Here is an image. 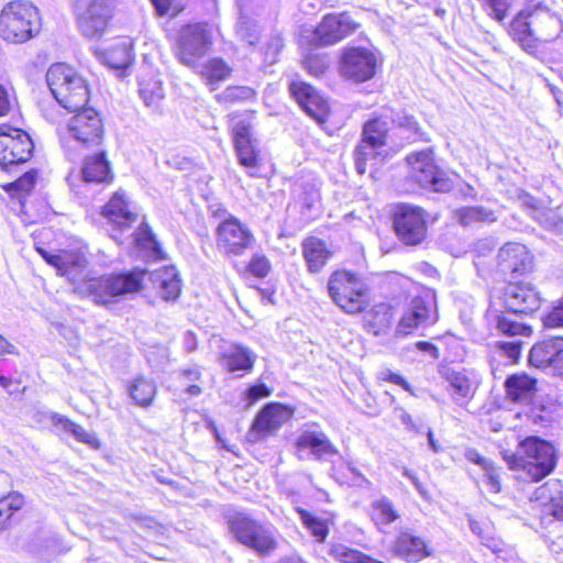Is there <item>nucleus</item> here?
Masks as SVG:
<instances>
[{
    "mask_svg": "<svg viewBox=\"0 0 563 563\" xmlns=\"http://www.w3.org/2000/svg\"><path fill=\"white\" fill-rule=\"evenodd\" d=\"M102 214L120 231H124L137 220V214L129 209V202L123 190L113 194L102 208Z\"/></svg>",
    "mask_w": 563,
    "mask_h": 563,
    "instance_id": "obj_26",
    "label": "nucleus"
},
{
    "mask_svg": "<svg viewBox=\"0 0 563 563\" xmlns=\"http://www.w3.org/2000/svg\"><path fill=\"white\" fill-rule=\"evenodd\" d=\"M256 354L241 343H230L222 347L221 365L230 373H249L253 369Z\"/></svg>",
    "mask_w": 563,
    "mask_h": 563,
    "instance_id": "obj_22",
    "label": "nucleus"
},
{
    "mask_svg": "<svg viewBox=\"0 0 563 563\" xmlns=\"http://www.w3.org/2000/svg\"><path fill=\"white\" fill-rule=\"evenodd\" d=\"M498 271L515 279L532 272L533 256L521 243H506L496 256Z\"/></svg>",
    "mask_w": 563,
    "mask_h": 563,
    "instance_id": "obj_17",
    "label": "nucleus"
},
{
    "mask_svg": "<svg viewBox=\"0 0 563 563\" xmlns=\"http://www.w3.org/2000/svg\"><path fill=\"white\" fill-rule=\"evenodd\" d=\"M52 421L54 426L60 427L64 431L71 433L79 442L87 443L89 445H95L98 442L93 433L87 432L81 426L73 422L62 415L55 413L52 417Z\"/></svg>",
    "mask_w": 563,
    "mask_h": 563,
    "instance_id": "obj_43",
    "label": "nucleus"
},
{
    "mask_svg": "<svg viewBox=\"0 0 563 563\" xmlns=\"http://www.w3.org/2000/svg\"><path fill=\"white\" fill-rule=\"evenodd\" d=\"M500 300L507 312L528 316L540 308L542 299L531 283L510 280L504 287Z\"/></svg>",
    "mask_w": 563,
    "mask_h": 563,
    "instance_id": "obj_13",
    "label": "nucleus"
},
{
    "mask_svg": "<svg viewBox=\"0 0 563 563\" xmlns=\"http://www.w3.org/2000/svg\"><path fill=\"white\" fill-rule=\"evenodd\" d=\"M433 298L417 296L411 301L397 328L396 335L406 336L419 327L433 324L437 321Z\"/></svg>",
    "mask_w": 563,
    "mask_h": 563,
    "instance_id": "obj_18",
    "label": "nucleus"
},
{
    "mask_svg": "<svg viewBox=\"0 0 563 563\" xmlns=\"http://www.w3.org/2000/svg\"><path fill=\"white\" fill-rule=\"evenodd\" d=\"M536 499L542 500L549 514L563 520V485L560 481H550L539 487Z\"/></svg>",
    "mask_w": 563,
    "mask_h": 563,
    "instance_id": "obj_31",
    "label": "nucleus"
},
{
    "mask_svg": "<svg viewBox=\"0 0 563 563\" xmlns=\"http://www.w3.org/2000/svg\"><path fill=\"white\" fill-rule=\"evenodd\" d=\"M505 389L510 400L529 401L536 394L537 380L525 373L514 374L505 380Z\"/></svg>",
    "mask_w": 563,
    "mask_h": 563,
    "instance_id": "obj_30",
    "label": "nucleus"
},
{
    "mask_svg": "<svg viewBox=\"0 0 563 563\" xmlns=\"http://www.w3.org/2000/svg\"><path fill=\"white\" fill-rule=\"evenodd\" d=\"M223 519L233 539L261 558L271 556L279 545V530L268 520L235 509L223 511Z\"/></svg>",
    "mask_w": 563,
    "mask_h": 563,
    "instance_id": "obj_3",
    "label": "nucleus"
},
{
    "mask_svg": "<svg viewBox=\"0 0 563 563\" xmlns=\"http://www.w3.org/2000/svg\"><path fill=\"white\" fill-rule=\"evenodd\" d=\"M355 29L356 24L347 13H329L316 27L314 35L319 44L329 46L342 41Z\"/></svg>",
    "mask_w": 563,
    "mask_h": 563,
    "instance_id": "obj_20",
    "label": "nucleus"
},
{
    "mask_svg": "<svg viewBox=\"0 0 563 563\" xmlns=\"http://www.w3.org/2000/svg\"><path fill=\"white\" fill-rule=\"evenodd\" d=\"M134 245L143 251H146L152 256H158L162 253L158 241L153 233L148 223L143 220L137 230L132 233Z\"/></svg>",
    "mask_w": 563,
    "mask_h": 563,
    "instance_id": "obj_38",
    "label": "nucleus"
},
{
    "mask_svg": "<svg viewBox=\"0 0 563 563\" xmlns=\"http://www.w3.org/2000/svg\"><path fill=\"white\" fill-rule=\"evenodd\" d=\"M24 505V497L19 493H11L0 499V531H2L12 515Z\"/></svg>",
    "mask_w": 563,
    "mask_h": 563,
    "instance_id": "obj_46",
    "label": "nucleus"
},
{
    "mask_svg": "<svg viewBox=\"0 0 563 563\" xmlns=\"http://www.w3.org/2000/svg\"><path fill=\"white\" fill-rule=\"evenodd\" d=\"M522 344L521 339H514L499 342L498 347L512 363H516L521 356Z\"/></svg>",
    "mask_w": 563,
    "mask_h": 563,
    "instance_id": "obj_56",
    "label": "nucleus"
},
{
    "mask_svg": "<svg viewBox=\"0 0 563 563\" xmlns=\"http://www.w3.org/2000/svg\"><path fill=\"white\" fill-rule=\"evenodd\" d=\"M255 91L247 86H229L222 92L216 96L220 103L233 104L254 99Z\"/></svg>",
    "mask_w": 563,
    "mask_h": 563,
    "instance_id": "obj_45",
    "label": "nucleus"
},
{
    "mask_svg": "<svg viewBox=\"0 0 563 563\" xmlns=\"http://www.w3.org/2000/svg\"><path fill=\"white\" fill-rule=\"evenodd\" d=\"M150 280L165 301L176 300L181 290L178 271L174 266H165L150 273Z\"/></svg>",
    "mask_w": 563,
    "mask_h": 563,
    "instance_id": "obj_27",
    "label": "nucleus"
},
{
    "mask_svg": "<svg viewBox=\"0 0 563 563\" xmlns=\"http://www.w3.org/2000/svg\"><path fill=\"white\" fill-rule=\"evenodd\" d=\"M36 178L37 173L35 170H29L24 173L21 177H19L16 180L4 187V189L7 191L29 194L34 188L36 184Z\"/></svg>",
    "mask_w": 563,
    "mask_h": 563,
    "instance_id": "obj_51",
    "label": "nucleus"
},
{
    "mask_svg": "<svg viewBox=\"0 0 563 563\" xmlns=\"http://www.w3.org/2000/svg\"><path fill=\"white\" fill-rule=\"evenodd\" d=\"M489 316L494 320L497 331L503 335L518 339L517 336H530L532 333V328L530 325L518 321L516 318L508 316L504 311L490 308Z\"/></svg>",
    "mask_w": 563,
    "mask_h": 563,
    "instance_id": "obj_33",
    "label": "nucleus"
},
{
    "mask_svg": "<svg viewBox=\"0 0 563 563\" xmlns=\"http://www.w3.org/2000/svg\"><path fill=\"white\" fill-rule=\"evenodd\" d=\"M527 421L536 427H547L551 422V412L544 406L530 407L525 411Z\"/></svg>",
    "mask_w": 563,
    "mask_h": 563,
    "instance_id": "obj_52",
    "label": "nucleus"
},
{
    "mask_svg": "<svg viewBox=\"0 0 563 563\" xmlns=\"http://www.w3.org/2000/svg\"><path fill=\"white\" fill-rule=\"evenodd\" d=\"M320 199L318 190L310 189L302 194L300 200L301 205L308 211L314 210Z\"/></svg>",
    "mask_w": 563,
    "mask_h": 563,
    "instance_id": "obj_62",
    "label": "nucleus"
},
{
    "mask_svg": "<svg viewBox=\"0 0 563 563\" xmlns=\"http://www.w3.org/2000/svg\"><path fill=\"white\" fill-rule=\"evenodd\" d=\"M563 361V336L553 335L534 343L529 351V363L538 368L556 373Z\"/></svg>",
    "mask_w": 563,
    "mask_h": 563,
    "instance_id": "obj_19",
    "label": "nucleus"
},
{
    "mask_svg": "<svg viewBox=\"0 0 563 563\" xmlns=\"http://www.w3.org/2000/svg\"><path fill=\"white\" fill-rule=\"evenodd\" d=\"M328 292L335 305L346 313H360L369 306V287L361 277L347 271L331 274Z\"/></svg>",
    "mask_w": 563,
    "mask_h": 563,
    "instance_id": "obj_7",
    "label": "nucleus"
},
{
    "mask_svg": "<svg viewBox=\"0 0 563 563\" xmlns=\"http://www.w3.org/2000/svg\"><path fill=\"white\" fill-rule=\"evenodd\" d=\"M393 551L406 562H419L430 554L426 540L410 531H401L398 534Z\"/></svg>",
    "mask_w": 563,
    "mask_h": 563,
    "instance_id": "obj_25",
    "label": "nucleus"
},
{
    "mask_svg": "<svg viewBox=\"0 0 563 563\" xmlns=\"http://www.w3.org/2000/svg\"><path fill=\"white\" fill-rule=\"evenodd\" d=\"M486 3L492 11L490 14L497 21H503L507 16L510 0H486Z\"/></svg>",
    "mask_w": 563,
    "mask_h": 563,
    "instance_id": "obj_61",
    "label": "nucleus"
},
{
    "mask_svg": "<svg viewBox=\"0 0 563 563\" xmlns=\"http://www.w3.org/2000/svg\"><path fill=\"white\" fill-rule=\"evenodd\" d=\"M377 58L365 47H349L342 53L340 70L344 78L364 82L376 74Z\"/></svg>",
    "mask_w": 563,
    "mask_h": 563,
    "instance_id": "obj_16",
    "label": "nucleus"
},
{
    "mask_svg": "<svg viewBox=\"0 0 563 563\" xmlns=\"http://www.w3.org/2000/svg\"><path fill=\"white\" fill-rule=\"evenodd\" d=\"M216 242L221 254L227 257H236L252 250L256 239L245 223L230 214L218 224Z\"/></svg>",
    "mask_w": 563,
    "mask_h": 563,
    "instance_id": "obj_12",
    "label": "nucleus"
},
{
    "mask_svg": "<svg viewBox=\"0 0 563 563\" xmlns=\"http://www.w3.org/2000/svg\"><path fill=\"white\" fill-rule=\"evenodd\" d=\"M211 45L212 35L207 23L187 24L180 30L176 57L180 64L196 70L200 59L207 55Z\"/></svg>",
    "mask_w": 563,
    "mask_h": 563,
    "instance_id": "obj_8",
    "label": "nucleus"
},
{
    "mask_svg": "<svg viewBox=\"0 0 563 563\" xmlns=\"http://www.w3.org/2000/svg\"><path fill=\"white\" fill-rule=\"evenodd\" d=\"M296 512L299 515L302 525L310 531L316 541L323 542L327 539L329 534L327 520L310 514L301 507H296Z\"/></svg>",
    "mask_w": 563,
    "mask_h": 563,
    "instance_id": "obj_42",
    "label": "nucleus"
},
{
    "mask_svg": "<svg viewBox=\"0 0 563 563\" xmlns=\"http://www.w3.org/2000/svg\"><path fill=\"white\" fill-rule=\"evenodd\" d=\"M465 457H466L467 461L482 466L483 470H486L487 467L493 465L490 461H488L484 456H482L478 453V451L475 450V449H467L465 451Z\"/></svg>",
    "mask_w": 563,
    "mask_h": 563,
    "instance_id": "obj_64",
    "label": "nucleus"
},
{
    "mask_svg": "<svg viewBox=\"0 0 563 563\" xmlns=\"http://www.w3.org/2000/svg\"><path fill=\"white\" fill-rule=\"evenodd\" d=\"M133 59L132 42L128 38L114 43L101 55L102 63L113 69L119 78L129 75Z\"/></svg>",
    "mask_w": 563,
    "mask_h": 563,
    "instance_id": "obj_23",
    "label": "nucleus"
},
{
    "mask_svg": "<svg viewBox=\"0 0 563 563\" xmlns=\"http://www.w3.org/2000/svg\"><path fill=\"white\" fill-rule=\"evenodd\" d=\"M407 162L411 167V178L420 187L435 192H449L453 188L452 179L434 163L431 148L411 153L407 156Z\"/></svg>",
    "mask_w": 563,
    "mask_h": 563,
    "instance_id": "obj_11",
    "label": "nucleus"
},
{
    "mask_svg": "<svg viewBox=\"0 0 563 563\" xmlns=\"http://www.w3.org/2000/svg\"><path fill=\"white\" fill-rule=\"evenodd\" d=\"M383 147H372L361 140V143L354 150V162L356 172L363 175L366 172V164L371 159H375L380 155Z\"/></svg>",
    "mask_w": 563,
    "mask_h": 563,
    "instance_id": "obj_49",
    "label": "nucleus"
},
{
    "mask_svg": "<svg viewBox=\"0 0 563 563\" xmlns=\"http://www.w3.org/2000/svg\"><path fill=\"white\" fill-rule=\"evenodd\" d=\"M398 240L407 246L420 245L427 239V213L413 205L397 203L391 213Z\"/></svg>",
    "mask_w": 563,
    "mask_h": 563,
    "instance_id": "obj_10",
    "label": "nucleus"
},
{
    "mask_svg": "<svg viewBox=\"0 0 563 563\" xmlns=\"http://www.w3.org/2000/svg\"><path fill=\"white\" fill-rule=\"evenodd\" d=\"M272 389L264 383H256L245 390L246 407H251L260 399L271 396Z\"/></svg>",
    "mask_w": 563,
    "mask_h": 563,
    "instance_id": "obj_55",
    "label": "nucleus"
},
{
    "mask_svg": "<svg viewBox=\"0 0 563 563\" xmlns=\"http://www.w3.org/2000/svg\"><path fill=\"white\" fill-rule=\"evenodd\" d=\"M235 33L242 41L255 45L260 40L261 27L253 16H239Z\"/></svg>",
    "mask_w": 563,
    "mask_h": 563,
    "instance_id": "obj_44",
    "label": "nucleus"
},
{
    "mask_svg": "<svg viewBox=\"0 0 563 563\" xmlns=\"http://www.w3.org/2000/svg\"><path fill=\"white\" fill-rule=\"evenodd\" d=\"M332 553L342 562V563H384L372 556L354 550L346 548L344 545H335L332 550Z\"/></svg>",
    "mask_w": 563,
    "mask_h": 563,
    "instance_id": "obj_50",
    "label": "nucleus"
},
{
    "mask_svg": "<svg viewBox=\"0 0 563 563\" xmlns=\"http://www.w3.org/2000/svg\"><path fill=\"white\" fill-rule=\"evenodd\" d=\"M239 16H253L263 10V0H234Z\"/></svg>",
    "mask_w": 563,
    "mask_h": 563,
    "instance_id": "obj_58",
    "label": "nucleus"
},
{
    "mask_svg": "<svg viewBox=\"0 0 563 563\" xmlns=\"http://www.w3.org/2000/svg\"><path fill=\"white\" fill-rule=\"evenodd\" d=\"M251 274L256 277H265L271 271V263L264 255L255 254L247 266Z\"/></svg>",
    "mask_w": 563,
    "mask_h": 563,
    "instance_id": "obj_57",
    "label": "nucleus"
},
{
    "mask_svg": "<svg viewBox=\"0 0 563 563\" xmlns=\"http://www.w3.org/2000/svg\"><path fill=\"white\" fill-rule=\"evenodd\" d=\"M41 30L37 8L29 1H11L0 13V36L8 42L24 43Z\"/></svg>",
    "mask_w": 563,
    "mask_h": 563,
    "instance_id": "obj_6",
    "label": "nucleus"
},
{
    "mask_svg": "<svg viewBox=\"0 0 563 563\" xmlns=\"http://www.w3.org/2000/svg\"><path fill=\"white\" fill-rule=\"evenodd\" d=\"M57 273L74 285V291L91 297L98 305H108L117 298L139 292L143 287L145 269L133 268L118 274H106L100 277H88V261L78 251H64Z\"/></svg>",
    "mask_w": 563,
    "mask_h": 563,
    "instance_id": "obj_1",
    "label": "nucleus"
},
{
    "mask_svg": "<svg viewBox=\"0 0 563 563\" xmlns=\"http://www.w3.org/2000/svg\"><path fill=\"white\" fill-rule=\"evenodd\" d=\"M252 124L246 119H240L238 120L233 128V143L234 144H243L245 142L252 141Z\"/></svg>",
    "mask_w": 563,
    "mask_h": 563,
    "instance_id": "obj_53",
    "label": "nucleus"
},
{
    "mask_svg": "<svg viewBox=\"0 0 563 563\" xmlns=\"http://www.w3.org/2000/svg\"><path fill=\"white\" fill-rule=\"evenodd\" d=\"M485 471V477H486V485L488 486L489 490L493 493L500 492V482L499 476L496 473V470L493 465L487 467Z\"/></svg>",
    "mask_w": 563,
    "mask_h": 563,
    "instance_id": "obj_63",
    "label": "nucleus"
},
{
    "mask_svg": "<svg viewBox=\"0 0 563 563\" xmlns=\"http://www.w3.org/2000/svg\"><path fill=\"white\" fill-rule=\"evenodd\" d=\"M303 67L309 74H311L316 77H319L325 71L328 65L323 57L313 54V55H308L305 58Z\"/></svg>",
    "mask_w": 563,
    "mask_h": 563,
    "instance_id": "obj_60",
    "label": "nucleus"
},
{
    "mask_svg": "<svg viewBox=\"0 0 563 563\" xmlns=\"http://www.w3.org/2000/svg\"><path fill=\"white\" fill-rule=\"evenodd\" d=\"M387 134V121L382 118H372L364 123L361 140L372 147H384L386 145Z\"/></svg>",
    "mask_w": 563,
    "mask_h": 563,
    "instance_id": "obj_36",
    "label": "nucleus"
},
{
    "mask_svg": "<svg viewBox=\"0 0 563 563\" xmlns=\"http://www.w3.org/2000/svg\"><path fill=\"white\" fill-rule=\"evenodd\" d=\"M7 144L10 147L11 153L14 154V166L29 161L33 154L34 144L30 135L19 129L7 128Z\"/></svg>",
    "mask_w": 563,
    "mask_h": 563,
    "instance_id": "obj_32",
    "label": "nucleus"
},
{
    "mask_svg": "<svg viewBox=\"0 0 563 563\" xmlns=\"http://www.w3.org/2000/svg\"><path fill=\"white\" fill-rule=\"evenodd\" d=\"M295 445L300 460L306 459L303 455L306 451L318 461L339 454L338 449L331 443L327 434L319 430L306 429L301 431L296 439Z\"/></svg>",
    "mask_w": 563,
    "mask_h": 563,
    "instance_id": "obj_21",
    "label": "nucleus"
},
{
    "mask_svg": "<svg viewBox=\"0 0 563 563\" xmlns=\"http://www.w3.org/2000/svg\"><path fill=\"white\" fill-rule=\"evenodd\" d=\"M542 322L547 329L563 328V297L551 311L542 317Z\"/></svg>",
    "mask_w": 563,
    "mask_h": 563,
    "instance_id": "obj_54",
    "label": "nucleus"
},
{
    "mask_svg": "<svg viewBox=\"0 0 563 563\" xmlns=\"http://www.w3.org/2000/svg\"><path fill=\"white\" fill-rule=\"evenodd\" d=\"M289 92L307 114L318 118V110L322 104V98L311 85L300 80H292L289 84Z\"/></svg>",
    "mask_w": 563,
    "mask_h": 563,
    "instance_id": "obj_29",
    "label": "nucleus"
},
{
    "mask_svg": "<svg viewBox=\"0 0 563 563\" xmlns=\"http://www.w3.org/2000/svg\"><path fill=\"white\" fill-rule=\"evenodd\" d=\"M129 393L135 404L141 407H147L152 404L156 394V386L153 380L141 376L131 383Z\"/></svg>",
    "mask_w": 563,
    "mask_h": 563,
    "instance_id": "obj_39",
    "label": "nucleus"
},
{
    "mask_svg": "<svg viewBox=\"0 0 563 563\" xmlns=\"http://www.w3.org/2000/svg\"><path fill=\"white\" fill-rule=\"evenodd\" d=\"M442 376L449 383L453 398L456 402L462 399L471 398L473 395L472 384L468 377L463 372H457L452 368H445Z\"/></svg>",
    "mask_w": 563,
    "mask_h": 563,
    "instance_id": "obj_37",
    "label": "nucleus"
},
{
    "mask_svg": "<svg viewBox=\"0 0 563 563\" xmlns=\"http://www.w3.org/2000/svg\"><path fill=\"white\" fill-rule=\"evenodd\" d=\"M292 416V410L279 402L266 404L255 416L247 432L250 442H260L275 434Z\"/></svg>",
    "mask_w": 563,
    "mask_h": 563,
    "instance_id": "obj_14",
    "label": "nucleus"
},
{
    "mask_svg": "<svg viewBox=\"0 0 563 563\" xmlns=\"http://www.w3.org/2000/svg\"><path fill=\"white\" fill-rule=\"evenodd\" d=\"M46 82L55 100L68 111H77L89 101L86 80L66 64L52 65L46 73Z\"/></svg>",
    "mask_w": 563,
    "mask_h": 563,
    "instance_id": "obj_5",
    "label": "nucleus"
},
{
    "mask_svg": "<svg viewBox=\"0 0 563 563\" xmlns=\"http://www.w3.org/2000/svg\"><path fill=\"white\" fill-rule=\"evenodd\" d=\"M8 140L7 131L0 133V167L3 170H10L14 167V154L11 153L10 147L5 146Z\"/></svg>",
    "mask_w": 563,
    "mask_h": 563,
    "instance_id": "obj_59",
    "label": "nucleus"
},
{
    "mask_svg": "<svg viewBox=\"0 0 563 563\" xmlns=\"http://www.w3.org/2000/svg\"><path fill=\"white\" fill-rule=\"evenodd\" d=\"M139 93L144 104L153 110L158 108L161 100L164 98L162 82L156 78L141 79L139 82Z\"/></svg>",
    "mask_w": 563,
    "mask_h": 563,
    "instance_id": "obj_41",
    "label": "nucleus"
},
{
    "mask_svg": "<svg viewBox=\"0 0 563 563\" xmlns=\"http://www.w3.org/2000/svg\"><path fill=\"white\" fill-rule=\"evenodd\" d=\"M234 150L239 163L246 168H254L260 163V152L254 144V140L243 144H234Z\"/></svg>",
    "mask_w": 563,
    "mask_h": 563,
    "instance_id": "obj_48",
    "label": "nucleus"
},
{
    "mask_svg": "<svg viewBox=\"0 0 563 563\" xmlns=\"http://www.w3.org/2000/svg\"><path fill=\"white\" fill-rule=\"evenodd\" d=\"M196 70L199 71L210 85L225 80L231 74V68L219 57L211 58L205 64L199 63V67Z\"/></svg>",
    "mask_w": 563,
    "mask_h": 563,
    "instance_id": "obj_40",
    "label": "nucleus"
},
{
    "mask_svg": "<svg viewBox=\"0 0 563 563\" xmlns=\"http://www.w3.org/2000/svg\"><path fill=\"white\" fill-rule=\"evenodd\" d=\"M503 459L510 470L521 471L523 479L539 482L554 471L558 451L547 440L528 437L518 444L516 452H503Z\"/></svg>",
    "mask_w": 563,
    "mask_h": 563,
    "instance_id": "obj_4",
    "label": "nucleus"
},
{
    "mask_svg": "<svg viewBox=\"0 0 563 563\" xmlns=\"http://www.w3.org/2000/svg\"><path fill=\"white\" fill-rule=\"evenodd\" d=\"M302 255L310 273H319L332 256L324 241L311 236L302 242Z\"/></svg>",
    "mask_w": 563,
    "mask_h": 563,
    "instance_id": "obj_28",
    "label": "nucleus"
},
{
    "mask_svg": "<svg viewBox=\"0 0 563 563\" xmlns=\"http://www.w3.org/2000/svg\"><path fill=\"white\" fill-rule=\"evenodd\" d=\"M398 518L397 511L394 509L391 501L382 498L373 505V520L377 526H386L394 522Z\"/></svg>",
    "mask_w": 563,
    "mask_h": 563,
    "instance_id": "obj_47",
    "label": "nucleus"
},
{
    "mask_svg": "<svg viewBox=\"0 0 563 563\" xmlns=\"http://www.w3.org/2000/svg\"><path fill=\"white\" fill-rule=\"evenodd\" d=\"M563 31L560 15L544 2L529 3L516 13L509 35L526 53L541 59V44L552 43Z\"/></svg>",
    "mask_w": 563,
    "mask_h": 563,
    "instance_id": "obj_2",
    "label": "nucleus"
},
{
    "mask_svg": "<svg viewBox=\"0 0 563 563\" xmlns=\"http://www.w3.org/2000/svg\"><path fill=\"white\" fill-rule=\"evenodd\" d=\"M391 121L402 133L404 137L409 142H428L430 139L423 131L417 119L407 113L406 111L395 112L391 117Z\"/></svg>",
    "mask_w": 563,
    "mask_h": 563,
    "instance_id": "obj_34",
    "label": "nucleus"
},
{
    "mask_svg": "<svg viewBox=\"0 0 563 563\" xmlns=\"http://www.w3.org/2000/svg\"><path fill=\"white\" fill-rule=\"evenodd\" d=\"M81 175L85 183L110 184L113 180L111 164L104 150L84 158Z\"/></svg>",
    "mask_w": 563,
    "mask_h": 563,
    "instance_id": "obj_24",
    "label": "nucleus"
},
{
    "mask_svg": "<svg viewBox=\"0 0 563 563\" xmlns=\"http://www.w3.org/2000/svg\"><path fill=\"white\" fill-rule=\"evenodd\" d=\"M114 0H75L74 12L80 33L90 40L100 38L112 18Z\"/></svg>",
    "mask_w": 563,
    "mask_h": 563,
    "instance_id": "obj_9",
    "label": "nucleus"
},
{
    "mask_svg": "<svg viewBox=\"0 0 563 563\" xmlns=\"http://www.w3.org/2000/svg\"><path fill=\"white\" fill-rule=\"evenodd\" d=\"M74 112L67 124L70 136L87 147L100 145L104 129L99 112L85 107Z\"/></svg>",
    "mask_w": 563,
    "mask_h": 563,
    "instance_id": "obj_15",
    "label": "nucleus"
},
{
    "mask_svg": "<svg viewBox=\"0 0 563 563\" xmlns=\"http://www.w3.org/2000/svg\"><path fill=\"white\" fill-rule=\"evenodd\" d=\"M456 218L461 225L468 227L477 223H493L497 221L494 210L484 206H467L456 210Z\"/></svg>",
    "mask_w": 563,
    "mask_h": 563,
    "instance_id": "obj_35",
    "label": "nucleus"
}]
</instances>
